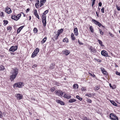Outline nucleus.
Wrapping results in <instances>:
<instances>
[{
    "mask_svg": "<svg viewBox=\"0 0 120 120\" xmlns=\"http://www.w3.org/2000/svg\"><path fill=\"white\" fill-rule=\"evenodd\" d=\"M18 73V69L17 68L12 69L10 72V79L11 81L14 79Z\"/></svg>",
    "mask_w": 120,
    "mask_h": 120,
    "instance_id": "nucleus-1",
    "label": "nucleus"
},
{
    "mask_svg": "<svg viewBox=\"0 0 120 120\" xmlns=\"http://www.w3.org/2000/svg\"><path fill=\"white\" fill-rule=\"evenodd\" d=\"M23 86L24 83H23L21 82H18L14 84L13 86L14 88L15 87L21 88Z\"/></svg>",
    "mask_w": 120,
    "mask_h": 120,
    "instance_id": "nucleus-2",
    "label": "nucleus"
},
{
    "mask_svg": "<svg viewBox=\"0 0 120 120\" xmlns=\"http://www.w3.org/2000/svg\"><path fill=\"white\" fill-rule=\"evenodd\" d=\"M110 119L112 120H118V117L113 113H111L109 116Z\"/></svg>",
    "mask_w": 120,
    "mask_h": 120,
    "instance_id": "nucleus-3",
    "label": "nucleus"
},
{
    "mask_svg": "<svg viewBox=\"0 0 120 120\" xmlns=\"http://www.w3.org/2000/svg\"><path fill=\"white\" fill-rule=\"evenodd\" d=\"M21 14H19L16 16L15 15L14 16H12L11 17V18L17 21L19 19L21 16Z\"/></svg>",
    "mask_w": 120,
    "mask_h": 120,
    "instance_id": "nucleus-4",
    "label": "nucleus"
},
{
    "mask_svg": "<svg viewBox=\"0 0 120 120\" xmlns=\"http://www.w3.org/2000/svg\"><path fill=\"white\" fill-rule=\"evenodd\" d=\"M17 46H11L10 49H9V51L12 52H14L15 51L17 50Z\"/></svg>",
    "mask_w": 120,
    "mask_h": 120,
    "instance_id": "nucleus-5",
    "label": "nucleus"
},
{
    "mask_svg": "<svg viewBox=\"0 0 120 120\" xmlns=\"http://www.w3.org/2000/svg\"><path fill=\"white\" fill-rule=\"evenodd\" d=\"M63 31V29H61L60 30H58L57 32V34H56V39L60 35V34L62 33Z\"/></svg>",
    "mask_w": 120,
    "mask_h": 120,
    "instance_id": "nucleus-6",
    "label": "nucleus"
},
{
    "mask_svg": "<svg viewBox=\"0 0 120 120\" xmlns=\"http://www.w3.org/2000/svg\"><path fill=\"white\" fill-rule=\"evenodd\" d=\"M89 49L90 50L91 52L93 54L95 53L96 52V49L92 46H90L89 48Z\"/></svg>",
    "mask_w": 120,
    "mask_h": 120,
    "instance_id": "nucleus-7",
    "label": "nucleus"
},
{
    "mask_svg": "<svg viewBox=\"0 0 120 120\" xmlns=\"http://www.w3.org/2000/svg\"><path fill=\"white\" fill-rule=\"evenodd\" d=\"M5 11L6 12L8 13V14L11 13L12 12L11 9L8 7H7L6 8Z\"/></svg>",
    "mask_w": 120,
    "mask_h": 120,
    "instance_id": "nucleus-8",
    "label": "nucleus"
},
{
    "mask_svg": "<svg viewBox=\"0 0 120 120\" xmlns=\"http://www.w3.org/2000/svg\"><path fill=\"white\" fill-rule=\"evenodd\" d=\"M101 55L105 57L108 56V53L105 51L102 50L101 52Z\"/></svg>",
    "mask_w": 120,
    "mask_h": 120,
    "instance_id": "nucleus-9",
    "label": "nucleus"
},
{
    "mask_svg": "<svg viewBox=\"0 0 120 120\" xmlns=\"http://www.w3.org/2000/svg\"><path fill=\"white\" fill-rule=\"evenodd\" d=\"M92 20L96 25H98L99 27H100L101 23L99 22L94 19H92Z\"/></svg>",
    "mask_w": 120,
    "mask_h": 120,
    "instance_id": "nucleus-10",
    "label": "nucleus"
},
{
    "mask_svg": "<svg viewBox=\"0 0 120 120\" xmlns=\"http://www.w3.org/2000/svg\"><path fill=\"white\" fill-rule=\"evenodd\" d=\"M15 96L18 99H20L22 98V95L19 94H16L15 95Z\"/></svg>",
    "mask_w": 120,
    "mask_h": 120,
    "instance_id": "nucleus-11",
    "label": "nucleus"
},
{
    "mask_svg": "<svg viewBox=\"0 0 120 120\" xmlns=\"http://www.w3.org/2000/svg\"><path fill=\"white\" fill-rule=\"evenodd\" d=\"M63 54L66 55H68L70 53L69 51L65 49L63 52Z\"/></svg>",
    "mask_w": 120,
    "mask_h": 120,
    "instance_id": "nucleus-12",
    "label": "nucleus"
},
{
    "mask_svg": "<svg viewBox=\"0 0 120 120\" xmlns=\"http://www.w3.org/2000/svg\"><path fill=\"white\" fill-rule=\"evenodd\" d=\"M94 94H91L90 93H88L86 94L85 95V96H88L89 97H91L92 96H94Z\"/></svg>",
    "mask_w": 120,
    "mask_h": 120,
    "instance_id": "nucleus-13",
    "label": "nucleus"
},
{
    "mask_svg": "<svg viewBox=\"0 0 120 120\" xmlns=\"http://www.w3.org/2000/svg\"><path fill=\"white\" fill-rule=\"evenodd\" d=\"M74 34L78 36V29L77 28H76L74 29Z\"/></svg>",
    "mask_w": 120,
    "mask_h": 120,
    "instance_id": "nucleus-14",
    "label": "nucleus"
},
{
    "mask_svg": "<svg viewBox=\"0 0 120 120\" xmlns=\"http://www.w3.org/2000/svg\"><path fill=\"white\" fill-rule=\"evenodd\" d=\"M37 3L35 4V6L37 8L39 7V0H37L36 1Z\"/></svg>",
    "mask_w": 120,
    "mask_h": 120,
    "instance_id": "nucleus-15",
    "label": "nucleus"
},
{
    "mask_svg": "<svg viewBox=\"0 0 120 120\" xmlns=\"http://www.w3.org/2000/svg\"><path fill=\"white\" fill-rule=\"evenodd\" d=\"M24 26H22L19 27L17 30V33H19L20 32L21 30L23 27Z\"/></svg>",
    "mask_w": 120,
    "mask_h": 120,
    "instance_id": "nucleus-16",
    "label": "nucleus"
},
{
    "mask_svg": "<svg viewBox=\"0 0 120 120\" xmlns=\"http://www.w3.org/2000/svg\"><path fill=\"white\" fill-rule=\"evenodd\" d=\"M101 69L102 73L104 74H106L107 73V71H105V69L103 68H101Z\"/></svg>",
    "mask_w": 120,
    "mask_h": 120,
    "instance_id": "nucleus-17",
    "label": "nucleus"
},
{
    "mask_svg": "<svg viewBox=\"0 0 120 120\" xmlns=\"http://www.w3.org/2000/svg\"><path fill=\"white\" fill-rule=\"evenodd\" d=\"M42 23L43 24L44 26H45L46 24V19L42 20Z\"/></svg>",
    "mask_w": 120,
    "mask_h": 120,
    "instance_id": "nucleus-18",
    "label": "nucleus"
},
{
    "mask_svg": "<svg viewBox=\"0 0 120 120\" xmlns=\"http://www.w3.org/2000/svg\"><path fill=\"white\" fill-rule=\"evenodd\" d=\"M76 101V100L75 99H72L69 100L68 101L69 103H71L75 101Z\"/></svg>",
    "mask_w": 120,
    "mask_h": 120,
    "instance_id": "nucleus-19",
    "label": "nucleus"
},
{
    "mask_svg": "<svg viewBox=\"0 0 120 120\" xmlns=\"http://www.w3.org/2000/svg\"><path fill=\"white\" fill-rule=\"evenodd\" d=\"M55 67V64L53 63L51 64L50 67V68L51 69H53Z\"/></svg>",
    "mask_w": 120,
    "mask_h": 120,
    "instance_id": "nucleus-20",
    "label": "nucleus"
},
{
    "mask_svg": "<svg viewBox=\"0 0 120 120\" xmlns=\"http://www.w3.org/2000/svg\"><path fill=\"white\" fill-rule=\"evenodd\" d=\"M56 101L57 103H60L61 105H64V103L63 102L60 100H57Z\"/></svg>",
    "mask_w": 120,
    "mask_h": 120,
    "instance_id": "nucleus-21",
    "label": "nucleus"
},
{
    "mask_svg": "<svg viewBox=\"0 0 120 120\" xmlns=\"http://www.w3.org/2000/svg\"><path fill=\"white\" fill-rule=\"evenodd\" d=\"M110 102L114 106H117V104L115 103L113 101L110 100Z\"/></svg>",
    "mask_w": 120,
    "mask_h": 120,
    "instance_id": "nucleus-22",
    "label": "nucleus"
},
{
    "mask_svg": "<svg viewBox=\"0 0 120 120\" xmlns=\"http://www.w3.org/2000/svg\"><path fill=\"white\" fill-rule=\"evenodd\" d=\"M73 87L75 89H78L79 87V86L77 84H74L73 85Z\"/></svg>",
    "mask_w": 120,
    "mask_h": 120,
    "instance_id": "nucleus-23",
    "label": "nucleus"
},
{
    "mask_svg": "<svg viewBox=\"0 0 120 120\" xmlns=\"http://www.w3.org/2000/svg\"><path fill=\"white\" fill-rule=\"evenodd\" d=\"M74 36V35L73 33H72L71 34V37L72 40H74L75 39V38Z\"/></svg>",
    "mask_w": 120,
    "mask_h": 120,
    "instance_id": "nucleus-24",
    "label": "nucleus"
},
{
    "mask_svg": "<svg viewBox=\"0 0 120 120\" xmlns=\"http://www.w3.org/2000/svg\"><path fill=\"white\" fill-rule=\"evenodd\" d=\"M63 42H66V43H68L69 42V40L67 38H65L63 39Z\"/></svg>",
    "mask_w": 120,
    "mask_h": 120,
    "instance_id": "nucleus-25",
    "label": "nucleus"
},
{
    "mask_svg": "<svg viewBox=\"0 0 120 120\" xmlns=\"http://www.w3.org/2000/svg\"><path fill=\"white\" fill-rule=\"evenodd\" d=\"M64 97L65 98H66L67 99H69V98H71V96H68L66 94H65L64 95Z\"/></svg>",
    "mask_w": 120,
    "mask_h": 120,
    "instance_id": "nucleus-26",
    "label": "nucleus"
},
{
    "mask_svg": "<svg viewBox=\"0 0 120 120\" xmlns=\"http://www.w3.org/2000/svg\"><path fill=\"white\" fill-rule=\"evenodd\" d=\"M37 55V54L36 53H35L34 52L32 54L31 57H32L34 58Z\"/></svg>",
    "mask_w": 120,
    "mask_h": 120,
    "instance_id": "nucleus-27",
    "label": "nucleus"
},
{
    "mask_svg": "<svg viewBox=\"0 0 120 120\" xmlns=\"http://www.w3.org/2000/svg\"><path fill=\"white\" fill-rule=\"evenodd\" d=\"M39 51V50L38 48H36L34 51V52L36 53L37 54L38 53Z\"/></svg>",
    "mask_w": 120,
    "mask_h": 120,
    "instance_id": "nucleus-28",
    "label": "nucleus"
},
{
    "mask_svg": "<svg viewBox=\"0 0 120 120\" xmlns=\"http://www.w3.org/2000/svg\"><path fill=\"white\" fill-rule=\"evenodd\" d=\"M47 38V37H45L43 38L42 40L41 41L42 44L44 43L45 42Z\"/></svg>",
    "mask_w": 120,
    "mask_h": 120,
    "instance_id": "nucleus-29",
    "label": "nucleus"
},
{
    "mask_svg": "<svg viewBox=\"0 0 120 120\" xmlns=\"http://www.w3.org/2000/svg\"><path fill=\"white\" fill-rule=\"evenodd\" d=\"M90 29L92 32V33L94 32V29H93V27L92 26H90Z\"/></svg>",
    "mask_w": 120,
    "mask_h": 120,
    "instance_id": "nucleus-30",
    "label": "nucleus"
},
{
    "mask_svg": "<svg viewBox=\"0 0 120 120\" xmlns=\"http://www.w3.org/2000/svg\"><path fill=\"white\" fill-rule=\"evenodd\" d=\"M98 41L99 43L101 46H103V45L102 44V41L98 39Z\"/></svg>",
    "mask_w": 120,
    "mask_h": 120,
    "instance_id": "nucleus-31",
    "label": "nucleus"
},
{
    "mask_svg": "<svg viewBox=\"0 0 120 120\" xmlns=\"http://www.w3.org/2000/svg\"><path fill=\"white\" fill-rule=\"evenodd\" d=\"M61 91L59 90L57 91L56 93V94L57 95L60 96V95Z\"/></svg>",
    "mask_w": 120,
    "mask_h": 120,
    "instance_id": "nucleus-32",
    "label": "nucleus"
},
{
    "mask_svg": "<svg viewBox=\"0 0 120 120\" xmlns=\"http://www.w3.org/2000/svg\"><path fill=\"white\" fill-rule=\"evenodd\" d=\"M87 101L89 103H91L92 102V101L91 99L88 98L87 99Z\"/></svg>",
    "mask_w": 120,
    "mask_h": 120,
    "instance_id": "nucleus-33",
    "label": "nucleus"
},
{
    "mask_svg": "<svg viewBox=\"0 0 120 120\" xmlns=\"http://www.w3.org/2000/svg\"><path fill=\"white\" fill-rule=\"evenodd\" d=\"M99 88V86H96L94 87V90H98Z\"/></svg>",
    "mask_w": 120,
    "mask_h": 120,
    "instance_id": "nucleus-34",
    "label": "nucleus"
},
{
    "mask_svg": "<svg viewBox=\"0 0 120 120\" xmlns=\"http://www.w3.org/2000/svg\"><path fill=\"white\" fill-rule=\"evenodd\" d=\"M33 31L34 32V33H36L37 32L38 30L36 28H34V29Z\"/></svg>",
    "mask_w": 120,
    "mask_h": 120,
    "instance_id": "nucleus-35",
    "label": "nucleus"
},
{
    "mask_svg": "<svg viewBox=\"0 0 120 120\" xmlns=\"http://www.w3.org/2000/svg\"><path fill=\"white\" fill-rule=\"evenodd\" d=\"M46 16L45 15H42V20L46 19Z\"/></svg>",
    "mask_w": 120,
    "mask_h": 120,
    "instance_id": "nucleus-36",
    "label": "nucleus"
},
{
    "mask_svg": "<svg viewBox=\"0 0 120 120\" xmlns=\"http://www.w3.org/2000/svg\"><path fill=\"white\" fill-rule=\"evenodd\" d=\"M81 90L82 91H84L86 90V88L85 87H83L81 88Z\"/></svg>",
    "mask_w": 120,
    "mask_h": 120,
    "instance_id": "nucleus-37",
    "label": "nucleus"
},
{
    "mask_svg": "<svg viewBox=\"0 0 120 120\" xmlns=\"http://www.w3.org/2000/svg\"><path fill=\"white\" fill-rule=\"evenodd\" d=\"M55 90V88L54 87H52L51 88V89H50V90L52 92L53 91Z\"/></svg>",
    "mask_w": 120,
    "mask_h": 120,
    "instance_id": "nucleus-38",
    "label": "nucleus"
},
{
    "mask_svg": "<svg viewBox=\"0 0 120 120\" xmlns=\"http://www.w3.org/2000/svg\"><path fill=\"white\" fill-rule=\"evenodd\" d=\"M11 29H12V27H11L9 26L7 28V30H9L10 32Z\"/></svg>",
    "mask_w": 120,
    "mask_h": 120,
    "instance_id": "nucleus-39",
    "label": "nucleus"
},
{
    "mask_svg": "<svg viewBox=\"0 0 120 120\" xmlns=\"http://www.w3.org/2000/svg\"><path fill=\"white\" fill-rule=\"evenodd\" d=\"M48 11L47 10H46L43 13V15H45L48 13Z\"/></svg>",
    "mask_w": 120,
    "mask_h": 120,
    "instance_id": "nucleus-40",
    "label": "nucleus"
},
{
    "mask_svg": "<svg viewBox=\"0 0 120 120\" xmlns=\"http://www.w3.org/2000/svg\"><path fill=\"white\" fill-rule=\"evenodd\" d=\"M100 33L101 35H103L104 34V33L101 30V29L99 30Z\"/></svg>",
    "mask_w": 120,
    "mask_h": 120,
    "instance_id": "nucleus-41",
    "label": "nucleus"
},
{
    "mask_svg": "<svg viewBox=\"0 0 120 120\" xmlns=\"http://www.w3.org/2000/svg\"><path fill=\"white\" fill-rule=\"evenodd\" d=\"M4 67L3 66H2L0 67V70H4Z\"/></svg>",
    "mask_w": 120,
    "mask_h": 120,
    "instance_id": "nucleus-42",
    "label": "nucleus"
},
{
    "mask_svg": "<svg viewBox=\"0 0 120 120\" xmlns=\"http://www.w3.org/2000/svg\"><path fill=\"white\" fill-rule=\"evenodd\" d=\"M0 15L1 17L3 16H4V13L2 12H1V13H0Z\"/></svg>",
    "mask_w": 120,
    "mask_h": 120,
    "instance_id": "nucleus-43",
    "label": "nucleus"
},
{
    "mask_svg": "<svg viewBox=\"0 0 120 120\" xmlns=\"http://www.w3.org/2000/svg\"><path fill=\"white\" fill-rule=\"evenodd\" d=\"M43 3H43L42 2V1H40V7H41L42 5H43L44 4Z\"/></svg>",
    "mask_w": 120,
    "mask_h": 120,
    "instance_id": "nucleus-44",
    "label": "nucleus"
},
{
    "mask_svg": "<svg viewBox=\"0 0 120 120\" xmlns=\"http://www.w3.org/2000/svg\"><path fill=\"white\" fill-rule=\"evenodd\" d=\"M3 22L4 24H6V25L8 23V21L7 20H4L3 21Z\"/></svg>",
    "mask_w": 120,
    "mask_h": 120,
    "instance_id": "nucleus-45",
    "label": "nucleus"
},
{
    "mask_svg": "<svg viewBox=\"0 0 120 120\" xmlns=\"http://www.w3.org/2000/svg\"><path fill=\"white\" fill-rule=\"evenodd\" d=\"M101 12L103 13H104V8H103L101 9Z\"/></svg>",
    "mask_w": 120,
    "mask_h": 120,
    "instance_id": "nucleus-46",
    "label": "nucleus"
},
{
    "mask_svg": "<svg viewBox=\"0 0 120 120\" xmlns=\"http://www.w3.org/2000/svg\"><path fill=\"white\" fill-rule=\"evenodd\" d=\"M3 117V116L2 114V113L0 111V117L1 118H2V117Z\"/></svg>",
    "mask_w": 120,
    "mask_h": 120,
    "instance_id": "nucleus-47",
    "label": "nucleus"
},
{
    "mask_svg": "<svg viewBox=\"0 0 120 120\" xmlns=\"http://www.w3.org/2000/svg\"><path fill=\"white\" fill-rule=\"evenodd\" d=\"M89 74L91 75L92 76L94 77L95 76V75L94 74H93V75H92V74L90 73H89Z\"/></svg>",
    "mask_w": 120,
    "mask_h": 120,
    "instance_id": "nucleus-48",
    "label": "nucleus"
},
{
    "mask_svg": "<svg viewBox=\"0 0 120 120\" xmlns=\"http://www.w3.org/2000/svg\"><path fill=\"white\" fill-rule=\"evenodd\" d=\"M37 66V64H35L33 65L32 67L33 68H34L36 67Z\"/></svg>",
    "mask_w": 120,
    "mask_h": 120,
    "instance_id": "nucleus-49",
    "label": "nucleus"
},
{
    "mask_svg": "<svg viewBox=\"0 0 120 120\" xmlns=\"http://www.w3.org/2000/svg\"><path fill=\"white\" fill-rule=\"evenodd\" d=\"M83 120H88L86 117H85L84 118Z\"/></svg>",
    "mask_w": 120,
    "mask_h": 120,
    "instance_id": "nucleus-50",
    "label": "nucleus"
},
{
    "mask_svg": "<svg viewBox=\"0 0 120 120\" xmlns=\"http://www.w3.org/2000/svg\"><path fill=\"white\" fill-rule=\"evenodd\" d=\"M102 4V3L101 2H99L98 3V5L100 7H101Z\"/></svg>",
    "mask_w": 120,
    "mask_h": 120,
    "instance_id": "nucleus-51",
    "label": "nucleus"
},
{
    "mask_svg": "<svg viewBox=\"0 0 120 120\" xmlns=\"http://www.w3.org/2000/svg\"><path fill=\"white\" fill-rule=\"evenodd\" d=\"M116 8L118 10L120 11V8L119 7L117 6H116Z\"/></svg>",
    "mask_w": 120,
    "mask_h": 120,
    "instance_id": "nucleus-52",
    "label": "nucleus"
},
{
    "mask_svg": "<svg viewBox=\"0 0 120 120\" xmlns=\"http://www.w3.org/2000/svg\"><path fill=\"white\" fill-rule=\"evenodd\" d=\"M78 41L79 43L81 45H82L83 44V43H82L81 41H79V40H78Z\"/></svg>",
    "mask_w": 120,
    "mask_h": 120,
    "instance_id": "nucleus-53",
    "label": "nucleus"
},
{
    "mask_svg": "<svg viewBox=\"0 0 120 120\" xmlns=\"http://www.w3.org/2000/svg\"><path fill=\"white\" fill-rule=\"evenodd\" d=\"M63 95V92L62 91H61L60 95L61 96H62Z\"/></svg>",
    "mask_w": 120,
    "mask_h": 120,
    "instance_id": "nucleus-54",
    "label": "nucleus"
},
{
    "mask_svg": "<svg viewBox=\"0 0 120 120\" xmlns=\"http://www.w3.org/2000/svg\"><path fill=\"white\" fill-rule=\"evenodd\" d=\"M45 1L46 0H40V1H42V2L44 3H45Z\"/></svg>",
    "mask_w": 120,
    "mask_h": 120,
    "instance_id": "nucleus-55",
    "label": "nucleus"
},
{
    "mask_svg": "<svg viewBox=\"0 0 120 120\" xmlns=\"http://www.w3.org/2000/svg\"><path fill=\"white\" fill-rule=\"evenodd\" d=\"M34 15L36 14H37V11L36 10H35L34 11Z\"/></svg>",
    "mask_w": 120,
    "mask_h": 120,
    "instance_id": "nucleus-56",
    "label": "nucleus"
},
{
    "mask_svg": "<svg viewBox=\"0 0 120 120\" xmlns=\"http://www.w3.org/2000/svg\"><path fill=\"white\" fill-rule=\"evenodd\" d=\"M116 74L120 75V73L117 72H116Z\"/></svg>",
    "mask_w": 120,
    "mask_h": 120,
    "instance_id": "nucleus-57",
    "label": "nucleus"
},
{
    "mask_svg": "<svg viewBox=\"0 0 120 120\" xmlns=\"http://www.w3.org/2000/svg\"><path fill=\"white\" fill-rule=\"evenodd\" d=\"M95 3V2L93 1L92 4V7H93V5Z\"/></svg>",
    "mask_w": 120,
    "mask_h": 120,
    "instance_id": "nucleus-58",
    "label": "nucleus"
},
{
    "mask_svg": "<svg viewBox=\"0 0 120 120\" xmlns=\"http://www.w3.org/2000/svg\"><path fill=\"white\" fill-rule=\"evenodd\" d=\"M79 97H80L79 96H78V95L76 96V98H77L78 99H79Z\"/></svg>",
    "mask_w": 120,
    "mask_h": 120,
    "instance_id": "nucleus-59",
    "label": "nucleus"
},
{
    "mask_svg": "<svg viewBox=\"0 0 120 120\" xmlns=\"http://www.w3.org/2000/svg\"><path fill=\"white\" fill-rule=\"evenodd\" d=\"M96 15H97V16L98 17L99 16V15H98V13L97 11L96 12Z\"/></svg>",
    "mask_w": 120,
    "mask_h": 120,
    "instance_id": "nucleus-60",
    "label": "nucleus"
},
{
    "mask_svg": "<svg viewBox=\"0 0 120 120\" xmlns=\"http://www.w3.org/2000/svg\"><path fill=\"white\" fill-rule=\"evenodd\" d=\"M110 36L112 37H114V35L112 34H110Z\"/></svg>",
    "mask_w": 120,
    "mask_h": 120,
    "instance_id": "nucleus-61",
    "label": "nucleus"
},
{
    "mask_svg": "<svg viewBox=\"0 0 120 120\" xmlns=\"http://www.w3.org/2000/svg\"><path fill=\"white\" fill-rule=\"evenodd\" d=\"M35 15L36 16V17H37L38 16V14H36Z\"/></svg>",
    "mask_w": 120,
    "mask_h": 120,
    "instance_id": "nucleus-62",
    "label": "nucleus"
},
{
    "mask_svg": "<svg viewBox=\"0 0 120 120\" xmlns=\"http://www.w3.org/2000/svg\"><path fill=\"white\" fill-rule=\"evenodd\" d=\"M82 98L79 97V100L80 101H81L82 100Z\"/></svg>",
    "mask_w": 120,
    "mask_h": 120,
    "instance_id": "nucleus-63",
    "label": "nucleus"
},
{
    "mask_svg": "<svg viewBox=\"0 0 120 120\" xmlns=\"http://www.w3.org/2000/svg\"><path fill=\"white\" fill-rule=\"evenodd\" d=\"M30 10V9L29 8H27V10H26V11H29Z\"/></svg>",
    "mask_w": 120,
    "mask_h": 120,
    "instance_id": "nucleus-64",
    "label": "nucleus"
}]
</instances>
